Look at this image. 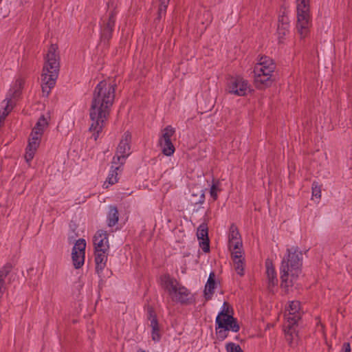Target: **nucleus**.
Instances as JSON below:
<instances>
[{
    "instance_id": "nucleus-33",
    "label": "nucleus",
    "mask_w": 352,
    "mask_h": 352,
    "mask_svg": "<svg viewBox=\"0 0 352 352\" xmlns=\"http://www.w3.org/2000/svg\"><path fill=\"white\" fill-rule=\"evenodd\" d=\"M15 101L6 98L2 102L3 111L1 112L4 113V115L8 116L13 109Z\"/></svg>"
},
{
    "instance_id": "nucleus-24",
    "label": "nucleus",
    "mask_w": 352,
    "mask_h": 352,
    "mask_svg": "<svg viewBox=\"0 0 352 352\" xmlns=\"http://www.w3.org/2000/svg\"><path fill=\"white\" fill-rule=\"evenodd\" d=\"M49 125L48 118L44 116H41L36 123L34 127L32 129V132L36 133V135H41L47 128Z\"/></svg>"
},
{
    "instance_id": "nucleus-39",
    "label": "nucleus",
    "mask_w": 352,
    "mask_h": 352,
    "mask_svg": "<svg viewBox=\"0 0 352 352\" xmlns=\"http://www.w3.org/2000/svg\"><path fill=\"white\" fill-rule=\"evenodd\" d=\"M36 133L32 131L29 140H33V142H38V144H40L42 136L36 135Z\"/></svg>"
},
{
    "instance_id": "nucleus-19",
    "label": "nucleus",
    "mask_w": 352,
    "mask_h": 352,
    "mask_svg": "<svg viewBox=\"0 0 352 352\" xmlns=\"http://www.w3.org/2000/svg\"><path fill=\"white\" fill-rule=\"evenodd\" d=\"M148 319L150 320V327L152 329L151 331V337L152 340L155 342H158L161 339V335L160 333V327L158 324V321L157 320L156 315L155 313L150 310L148 314Z\"/></svg>"
},
{
    "instance_id": "nucleus-21",
    "label": "nucleus",
    "mask_w": 352,
    "mask_h": 352,
    "mask_svg": "<svg viewBox=\"0 0 352 352\" xmlns=\"http://www.w3.org/2000/svg\"><path fill=\"white\" fill-rule=\"evenodd\" d=\"M296 324H292L287 323V324H285L284 326V331L285 334L286 341L290 344L292 345L296 343L298 340V333H296V330L295 328Z\"/></svg>"
},
{
    "instance_id": "nucleus-11",
    "label": "nucleus",
    "mask_w": 352,
    "mask_h": 352,
    "mask_svg": "<svg viewBox=\"0 0 352 352\" xmlns=\"http://www.w3.org/2000/svg\"><path fill=\"white\" fill-rule=\"evenodd\" d=\"M116 23V12H111L107 21H103L101 27V39L108 42L112 37Z\"/></svg>"
},
{
    "instance_id": "nucleus-12",
    "label": "nucleus",
    "mask_w": 352,
    "mask_h": 352,
    "mask_svg": "<svg viewBox=\"0 0 352 352\" xmlns=\"http://www.w3.org/2000/svg\"><path fill=\"white\" fill-rule=\"evenodd\" d=\"M289 20L285 11L279 14L277 28V36L279 43H283L285 36L289 33Z\"/></svg>"
},
{
    "instance_id": "nucleus-20",
    "label": "nucleus",
    "mask_w": 352,
    "mask_h": 352,
    "mask_svg": "<svg viewBox=\"0 0 352 352\" xmlns=\"http://www.w3.org/2000/svg\"><path fill=\"white\" fill-rule=\"evenodd\" d=\"M215 282V274L213 272H211L209 274L208 278L205 285V289L204 291V296L206 300H210L216 287Z\"/></svg>"
},
{
    "instance_id": "nucleus-14",
    "label": "nucleus",
    "mask_w": 352,
    "mask_h": 352,
    "mask_svg": "<svg viewBox=\"0 0 352 352\" xmlns=\"http://www.w3.org/2000/svg\"><path fill=\"white\" fill-rule=\"evenodd\" d=\"M197 236L199 240V245L204 252L210 251V242L208 239V225L202 223L199 225L197 231Z\"/></svg>"
},
{
    "instance_id": "nucleus-30",
    "label": "nucleus",
    "mask_w": 352,
    "mask_h": 352,
    "mask_svg": "<svg viewBox=\"0 0 352 352\" xmlns=\"http://www.w3.org/2000/svg\"><path fill=\"white\" fill-rule=\"evenodd\" d=\"M222 190L221 183L219 180H213L210 189V197L214 201L218 198V193Z\"/></svg>"
},
{
    "instance_id": "nucleus-41",
    "label": "nucleus",
    "mask_w": 352,
    "mask_h": 352,
    "mask_svg": "<svg viewBox=\"0 0 352 352\" xmlns=\"http://www.w3.org/2000/svg\"><path fill=\"white\" fill-rule=\"evenodd\" d=\"M7 116H8L4 115V113H3L1 111H0V126L3 125L4 120Z\"/></svg>"
},
{
    "instance_id": "nucleus-38",
    "label": "nucleus",
    "mask_w": 352,
    "mask_h": 352,
    "mask_svg": "<svg viewBox=\"0 0 352 352\" xmlns=\"http://www.w3.org/2000/svg\"><path fill=\"white\" fill-rule=\"evenodd\" d=\"M229 330L230 329H220L219 331L217 330V335L221 340H224L227 337V331Z\"/></svg>"
},
{
    "instance_id": "nucleus-26",
    "label": "nucleus",
    "mask_w": 352,
    "mask_h": 352,
    "mask_svg": "<svg viewBox=\"0 0 352 352\" xmlns=\"http://www.w3.org/2000/svg\"><path fill=\"white\" fill-rule=\"evenodd\" d=\"M39 145L38 142H33V140H28V144L26 147L25 155V159L27 162L29 163L34 158Z\"/></svg>"
},
{
    "instance_id": "nucleus-28",
    "label": "nucleus",
    "mask_w": 352,
    "mask_h": 352,
    "mask_svg": "<svg viewBox=\"0 0 352 352\" xmlns=\"http://www.w3.org/2000/svg\"><path fill=\"white\" fill-rule=\"evenodd\" d=\"M159 144L162 147V151L164 155L171 156L175 153V148L171 141L159 140Z\"/></svg>"
},
{
    "instance_id": "nucleus-8",
    "label": "nucleus",
    "mask_w": 352,
    "mask_h": 352,
    "mask_svg": "<svg viewBox=\"0 0 352 352\" xmlns=\"http://www.w3.org/2000/svg\"><path fill=\"white\" fill-rule=\"evenodd\" d=\"M228 93L237 96H245L250 90V85L245 79L241 76L232 77L227 85Z\"/></svg>"
},
{
    "instance_id": "nucleus-32",
    "label": "nucleus",
    "mask_w": 352,
    "mask_h": 352,
    "mask_svg": "<svg viewBox=\"0 0 352 352\" xmlns=\"http://www.w3.org/2000/svg\"><path fill=\"white\" fill-rule=\"evenodd\" d=\"M160 5L157 11V20H160L166 13V9L169 4L170 0H159Z\"/></svg>"
},
{
    "instance_id": "nucleus-10",
    "label": "nucleus",
    "mask_w": 352,
    "mask_h": 352,
    "mask_svg": "<svg viewBox=\"0 0 352 352\" xmlns=\"http://www.w3.org/2000/svg\"><path fill=\"white\" fill-rule=\"evenodd\" d=\"M86 241L83 239L76 241L72 248V258L76 269L81 267L85 262Z\"/></svg>"
},
{
    "instance_id": "nucleus-42",
    "label": "nucleus",
    "mask_w": 352,
    "mask_h": 352,
    "mask_svg": "<svg viewBox=\"0 0 352 352\" xmlns=\"http://www.w3.org/2000/svg\"><path fill=\"white\" fill-rule=\"evenodd\" d=\"M142 352H144V351H142Z\"/></svg>"
},
{
    "instance_id": "nucleus-22",
    "label": "nucleus",
    "mask_w": 352,
    "mask_h": 352,
    "mask_svg": "<svg viewBox=\"0 0 352 352\" xmlns=\"http://www.w3.org/2000/svg\"><path fill=\"white\" fill-rule=\"evenodd\" d=\"M120 166H121L120 164L116 165V164H112L111 170L108 175V177H107L106 182L103 184L104 188H107L109 185H113L118 182V170H119Z\"/></svg>"
},
{
    "instance_id": "nucleus-27",
    "label": "nucleus",
    "mask_w": 352,
    "mask_h": 352,
    "mask_svg": "<svg viewBox=\"0 0 352 352\" xmlns=\"http://www.w3.org/2000/svg\"><path fill=\"white\" fill-rule=\"evenodd\" d=\"M266 274L268 280V287L275 286L278 283L276 272L272 264L266 263Z\"/></svg>"
},
{
    "instance_id": "nucleus-2",
    "label": "nucleus",
    "mask_w": 352,
    "mask_h": 352,
    "mask_svg": "<svg viewBox=\"0 0 352 352\" xmlns=\"http://www.w3.org/2000/svg\"><path fill=\"white\" fill-rule=\"evenodd\" d=\"M302 254L297 246L287 248L280 266L281 287L288 289L301 272Z\"/></svg>"
},
{
    "instance_id": "nucleus-35",
    "label": "nucleus",
    "mask_w": 352,
    "mask_h": 352,
    "mask_svg": "<svg viewBox=\"0 0 352 352\" xmlns=\"http://www.w3.org/2000/svg\"><path fill=\"white\" fill-rule=\"evenodd\" d=\"M226 350L228 352H243L241 346L233 342H230L226 344Z\"/></svg>"
},
{
    "instance_id": "nucleus-4",
    "label": "nucleus",
    "mask_w": 352,
    "mask_h": 352,
    "mask_svg": "<svg viewBox=\"0 0 352 352\" xmlns=\"http://www.w3.org/2000/svg\"><path fill=\"white\" fill-rule=\"evenodd\" d=\"M162 287L168 292L173 301L181 304H186L188 302L190 291L182 285L175 278L168 274H165L160 277Z\"/></svg>"
},
{
    "instance_id": "nucleus-5",
    "label": "nucleus",
    "mask_w": 352,
    "mask_h": 352,
    "mask_svg": "<svg viewBox=\"0 0 352 352\" xmlns=\"http://www.w3.org/2000/svg\"><path fill=\"white\" fill-rule=\"evenodd\" d=\"M296 30L301 38L307 37L311 26L310 0H296Z\"/></svg>"
},
{
    "instance_id": "nucleus-3",
    "label": "nucleus",
    "mask_w": 352,
    "mask_h": 352,
    "mask_svg": "<svg viewBox=\"0 0 352 352\" xmlns=\"http://www.w3.org/2000/svg\"><path fill=\"white\" fill-rule=\"evenodd\" d=\"M58 47L52 45L45 57V63L41 74V87L43 95L47 96L54 87L59 74V56Z\"/></svg>"
},
{
    "instance_id": "nucleus-16",
    "label": "nucleus",
    "mask_w": 352,
    "mask_h": 352,
    "mask_svg": "<svg viewBox=\"0 0 352 352\" xmlns=\"http://www.w3.org/2000/svg\"><path fill=\"white\" fill-rule=\"evenodd\" d=\"M94 254L96 272L98 275H100L106 267L109 250H104L102 249L95 250Z\"/></svg>"
},
{
    "instance_id": "nucleus-37",
    "label": "nucleus",
    "mask_w": 352,
    "mask_h": 352,
    "mask_svg": "<svg viewBox=\"0 0 352 352\" xmlns=\"http://www.w3.org/2000/svg\"><path fill=\"white\" fill-rule=\"evenodd\" d=\"M231 250H232L233 261L243 260L242 252L241 251V248H239V249H231Z\"/></svg>"
},
{
    "instance_id": "nucleus-7",
    "label": "nucleus",
    "mask_w": 352,
    "mask_h": 352,
    "mask_svg": "<svg viewBox=\"0 0 352 352\" xmlns=\"http://www.w3.org/2000/svg\"><path fill=\"white\" fill-rule=\"evenodd\" d=\"M131 134L129 131L124 132L117 147L116 155L113 157L112 164L122 166L126 159L131 154Z\"/></svg>"
},
{
    "instance_id": "nucleus-40",
    "label": "nucleus",
    "mask_w": 352,
    "mask_h": 352,
    "mask_svg": "<svg viewBox=\"0 0 352 352\" xmlns=\"http://www.w3.org/2000/svg\"><path fill=\"white\" fill-rule=\"evenodd\" d=\"M351 346L349 342H344L342 344V352H351Z\"/></svg>"
},
{
    "instance_id": "nucleus-31",
    "label": "nucleus",
    "mask_w": 352,
    "mask_h": 352,
    "mask_svg": "<svg viewBox=\"0 0 352 352\" xmlns=\"http://www.w3.org/2000/svg\"><path fill=\"white\" fill-rule=\"evenodd\" d=\"M175 130L170 125L166 126L162 130V135L159 138V140H162V142H168L171 141V137L175 134Z\"/></svg>"
},
{
    "instance_id": "nucleus-34",
    "label": "nucleus",
    "mask_w": 352,
    "mask_h": 352,
    "mask_svg": "<svg viewBox=\"0 0 352 352\" xmlns=\"http://www.w3.org/2000/svg\"><path fill=\"white\" fill-rule=\"evenodd\" d=\"M234 268L236 272L241 276L245 274L243 260L233 261Z\"/></svg>"
},
{
    "instance_id": "nucleus-9",
    "label": "nucleus",
    "mask_w": 352,
    "mask_h": 352,
    "mask_svg": "<svg viewBox=\"0 0 352 352\" xmlns=\"http://www.w3.org/2000/svg\"><path fill=\"white\" fill-rule=\"evenodd\" d=\"M216 329H230L233 332L239 331V325L236 322V320L228 313L223 311H221L217 316L215 320Z\"/></svg>"
},
{
    "instance_id": "nucleus-25",
    "label": "nucleus",
    "mask_w": 352,
    "mask_h": 352,
    "mask_svg": "<svg viewBox=\"0 0 352 352\" xmlns=\"http://www.w3.org/2000/svg\"><path fill=\"white\" fill-rule=\"evenodd\" d=\"M119 213L117 207L110 206L107 216V225L109 227L114 226L118 221Z\"/></svg>"
},
{
    "instance_id": "nucleus-18",
    "label": "nucleus",
    "mask_w": 352,
    "mask_h": 352,
    "mask_svg": "<svg viewBox=\"0 0 352 352\" xmlns=\"http://www.w3.org/2000/svg\"><path fill=\"white\" fill-rule=\"evenodd\" d=\"M24 85V80L19 77L16 79L15 82L12 85L10 89L6 94V97L9 100L16 101L20 96L21 89Z\"/></svg>"
},
{
    "instance_id": "nucleus-29",
    "label": "nucleus",
    "mask_w": 352,
    "mask_h": 352,
    "mask_svg": "<svg viewBox=\"0 0 352 352\" xmlns=\"http://www.w3.org/2000/svg\"><path fill=\"white\" fill-rule=\"evenodd\" d=\"M12 265L10 263H6L1 269H0V298L2 297L3 294V280L5 277L9 274L11 271Z\"/></svg>"
},
{
    "instance_id": "nucleus-15",
    "label": "nucleus",
    "mask_w": 352,
    "mask_h": 352,
    "mask_svg": "<svg viewBox=\"0 0 352 352\" xmlns=\"http://www.w3.org/2000/svg\"><path fill=\"white\" fill-rule=\"evenodd\" d=\"M93 242L95 250H109L108 234L106 231L102 230H98L94 236Z\"/></svg>"
},
{
    "instance_id": "nucleus-23",
    "label": "nucleus",
    "mask_w": 352,
    "mask_h": 352,
    "mask_svg": "<svg viewBox=\"0 0 352 352\" xmlns=\"http://www.w3.org/2000/svg\"><path fill=\"white\" fill-rule=\"evenodd\" d=\"M190 204L192 206H196L199 205L197 211L200 208L201 205L204 203L205 201V194L203 190H198L197 192H192L189 198Z\"/></svg>"
},
{
    "instance_id": "nucleus-17",
    "label": "nucleus",
    "mask_w": 352,
    "mask_h": 352,
    "mask_svg": "<svg viewBox=\"0 0 352 352\" xmlns=\"http://www.w3.org/2000/svg\"><path fill=\"white\" fill-rule=\"evenodd\" d=\"M229 247L230 249H239L242 247V241L237 227L232 224L229 230Z\"/></svg>"
},
{
    "instance_id": "nucleus-6",
    "label": "nucleus",
    "mask_w": 352,
    "mask_h": 352,
    "mask_svg": "<svg viewBox=\"0 0 352 352\" xmlns=\"http://www.w3.org/2000/svg\"><path fill=\"white\" fill-rule=\"evenodd\" d=\"M276 69L274 60L266 56H261L254 66V82L256 86H267L271 82L272 74Z\"/></svg>"
},
{
    "instance_id": "nucleus-36",
    "label": "nucleus",
    "mask_w": 352,
    "mask_h": 352,
    "mask_svg": "<svg viewBox=\"0 0 352 352\" xmlns=\"http://www.w3.org/2000/svg\"><path fill=\"white\" fill-rule=\"evenodd\" d=\"M312 195L317 198H320L321 197L320 188L316 182L312 184Z\"/></svg>"
},
{
    "instance_id": "nucleus-1",
    "label": "nucleus",
    "mask_w": 352,
    "mask_h": 352,
    "mask_svg": "<svg viewBox=\"0 0 352 352\" xmlns=\"http://www.w3.org/2000/svg\"><path fill=\"white\" fill-rule=\"evenodd\" d=\"M115 91L116 85L105 80L100 81L94 89L89 108V131L93 133L95 140L108 120L115 98Z\"/></svg>"
},
{
    "instance_id": "nucleus-13",
    "label": "nucleus",
    "mask_w": 352,
    "mask_h": 352,
    "mask_svg": "<svg viewBox=\"0 0 352 352\" xmlns=\"http://www.w3.org/2000/svg\"><path fill=\"white\" fill-rule=\"evenodd\" d=\"M300 303L298 300L291 301L287 311L288 314L286 315L287 323L296 324L297 322L300 319Z\"/></svg>"
}]
</instances>
